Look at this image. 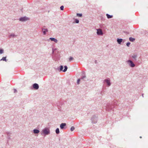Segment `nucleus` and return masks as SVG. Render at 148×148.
I'll return each mask as SVG.
<instances>
[{
  "label": "nucleus",
  "mask_w": 148,
  "mask_h": 148,
  "mask_svg": "<svg viewBox=\"0 0 148 148\" xmlns=\"http://www.w3.org/2000/svg\"><path fill=\"white\" fill-rule=\"evenodd\" d=\"M118 104V101L116 100H114L111 103H108L106 107V110L108 111L111 110L113 111V109L115 107V106Z\"/></svg>",
  "instance_id": "f257e3e1"
},
{
  "label": "nucleus",
  "mask_w": 148,
  "mask_h": 148,
  "mask_svg": "<svg viewBox=\"0 0 148 148\" xmlns=\"http://www.w3.org/2000/svg\"><path fill=\"white\" fill-rule=\"evenodd\" d=\"M103 82L108 87L110 86L111 84L110 79L109 78L105 79L103 81Z\"/></svg>",
  "instance_id": "f03ea898"
},
{
  "label": "nucleus",
  "mask_w": 148,
  "mask_h": 148,
  "mask_svg": "<svg viewBox=\"0 0 148 148\" xmlns=\"http://www.w3.org/2000/svg\"><path fill=\"white\" fill-rule=\"evenodd\" d=\"M42 132L45 135H48L50 134V131L49 129L47 127L44 128L42 131Z\"/></svg>",
  "instance_id": "7ed1b4c3"
},
{
  "label": "nucleus",
  "mask_w": 148,
  "mask_h": 148,
  "mask_svg": "<svg viewBox=\"0 0 148 148\" xmlns=\"http://www.w3.org/2000/svg\"><path fill=\"white\" fill-rule=\"evenodd\" d=\"M64 69L63 70V69L64 68V67L63 66L61 65L60 66V68H58V70L59 71H62L64 72H65L66 71L67 69H68V67L67 66H64Z\"/></svg>",
  "instance_id": "20e7f679"
},
{
  "label": "nucleus",
  "mask_w": 148,
  "mask_h": 148,
  "mask_svg": "<svg viewBox=\"0 0 148 148\" xmlns=\"http://www.w3.org/2000/svg\"><path fill=\"white\" fill-rule=\"evenodd\" d=\"M91 120L93 123H96L97 121V116L95 115H93L91 118Z\"/></svg>",
  "instance_id": "39448f33"
},
{
  "label": "nucleus",
  "mask_w": 148,
  "mask_h": 148,
  "mask_svg": "<svg viewBox=\"0 0 148 148\" xmlns=\"http://www.w3.org/2000/svg\"><path fill=\"white\" fill-rule=\"evenodd\" d=\"M127 62L129 63V65L132 67H134L135 65L133 62L130 60H129L127 61Z\"/></svg>",
  "instance_id": "423d86ee"
},
{
  "label": "nucleus",
  "mask_w": 148,
  "mask_h": 148,
  "mask_svg": "<svg viewBox=\"0 0 148 148\" xmlns=\"http://www.w3.org/2000/svg\"><path fill=\"white\" fill-rule=\"evenodd\" d=\"M130 57L133 59L134 61H136L137 56L136 54L134 53L130 56Z\"/></svg>",
  "instance_id": "0eeeda50"
},
{
  "label": "nucleus",
  "mask_w": 148,
  "mask_h": 148,
  "mask_svg": "<svg viewBox=\"0 0 148 148\" xmlns=\"http://www.w3.org/2000/svg\"><path fill=\"white\" fill-rule=\"evenodd\" d=\"M28 19V18L25 17H21L19 18V20L22 22H23L27 21Z\"/></svg>",
  "instance_id": "6e6552de"
},
{
  "label": "nucleus",
  "mask_w": 148,
  "mask_h": 148,
  "mask_svg": "<svg viewBox=\"0 0 148 148\" xmlns=\"http://www.w3.org/2000/svg\"><path fill=\"white\" fill-rule=\"evenodd\" d=\"M97 34L99 35H103V32L101 29H97Z\"/></svg>",
  "instance_id": "1a4fd4ad"
},
{
  "label": "nucleus",
  "mask_w": 148,
  "mask_h": 148,
  "mask_svg": "<svg viewBox=\"0 0 148 148\" xmlns=\"http://www.w3.org/2000/svg\"><path fill=\"white\" fill-rule=\"evenodd\" d=\"M43 35H45L47 34V33L48 32V29H41Z\"/></svg>",
  "instance_id": "9d476101"
},
{
  "label": "nucleus",
  "mask_w": 148,
  "mask_h": 148,
  "mask_svg": "<svg viewBox=\"0 0 148 148\" xmlns=\"http://www.w3.org/2000/svg\"><path fill=\"white\" fill-rule=\"evenodd\" d=\"M49 40H50L52 41H54L55 43H57L58 42V40L57 39L53 38H50L49 39H48L47 40V41H49Z\"/></svg>",
  "instance_id": "9b49d317"
},
{
  "label": "nucleus",
  "mask_w": 148,
  "mask_h": 148,
  "mask_svg": "<svg viewBox=\"0 0 148 148\" xmlns=\"http://www.w3.org/2000/svg\"><path fill=\"white\" fill-rule=\"evenodd\" d=\"M125 40H123L121 38H117V42L119 44H121L122 42L123 43L124 42Z\"/></svg>",
  "instance_id": "f8f14e48"
},
{
  "label": "nucleus",
  "mask_w": 148,
  "mask_h": 148,
  "mask_svg": "<svg viewBox=\"0 0 148 148\" xmlns=\"http://www.w3.org/2000/svg\"><path fill=\"white\" fill-rule=\"evenodd\" d=\"M33 87L34 89L36 90H37L39 88L38 85L36 83H34L33 85Z\"/></svg>",
  "instance_id": "ddd939ff"
},
{
  "label": "nucleus",
  "mask_w": 148,
  "mask_h": 148,
  "mask_svg": "<svg viewBox=\"0 0 148 148\" xmlns=\"http://www.w3.org/2000/svg\"><path fill=\"white\" fill-rule=\"evenodd\" d=\"M63 104V102L62 101H58L57 103V106L58 109L60 108V106H62Z\"/></svg>",
  "instance_id": "4468645a"
},
{
  "label": "nucleus",
  "mask_w": 148,
  "mask_h": 148,
  "mask_svg": "<svg viewBox=\"0 0 148 148\" xmlns=\"http://www.w3.org/2000/svg\"><path fill=\"white\" fill-rule=\"evenodd\" d=\"M66 125V124L65 123H62L60 125V127L61 129H63L64 127Z\"/></svg>",
  "instance_id": "2eb2a0df"
},
{
  "label": "nucleus",
  "mask_w": 148,
  "mask_h": 148,
  "mask_svg": "<svg viewBox=\"0 0 148 148\" xmlns=\"http://www.w3.org/2000/svg\"><path fill=\"white\" fill-rule=\"evenodd\" d=\"M17 36V35H15L14 34V33H11V34H10V35H9L8 37L9 38H14L16 37Z\"/></svg>",
  "instance_id": "dca6fc26"
},
{
  "label": "nucleus",
  "mask_w": 148,
  "mask_h": 148,
  "mask_svg": "<svg viewBox=\"0 0 148 148\" xmlns=\"http://www.w3.org/2000/svg\"><path fill=\"white\" fill-rule=\"evenodd\" d=\"M39 132L40 131L38 130L34 129L33 130V132L34 134H38Z\"/></svg>",
  "instance_id": "f3484780"
},
{
  "label": "nucleus",
  "mask_w": 148,
  "mask_h": 148,
  "mask_svg": "<svg viewBox=\"0 0 148 148\" xmlns=\"http://www.w3.org/2000/svg\"><path fill=\"white\" fill-rule=\"evenodd\" d=\"M106 16H107V18L109 19L113 17L112 15H110L108 14H106Z\"/></svg>",
  "instance_id": "a211bd4d"
},
{
  "label": "nucleus",
  "mask_w": 148,
  "mask_h": 148,
  "mask_svg": "<svg viewBox=\"0 0 148 148\" xmlns=\"http://www.w3.org/2000/svg\"><path fill=\"white\" fill-rule=\"evenodd\" d=\"M129 40L130 41L133 42L135 40V39L132 37H130L129 38Z\"/></svg>",
  "instance_id": "6ab92c4d"
},
{
  "label": "nucleus",
  "mask_w": 148,
  "mask_h": 148,
  "mask_svg": "<svg viewBox=\"0 0 148 148\" xmlns=\"http://www.w3.org/2000/svg\"><path fill=\"white\" fill-rule=\"evenodd\" d=\"M56 132L57 134H58L60 133V130L58 128H57L56 130Z\"/></svg>",
  "instance_id": "aec40b11"
},
{
  "label": "nucleus",
  "mask_w": 148,
  "mask_h": 148,
  "mask_svg": "<svg viewBox=\"0 0 148 148\" xmlns=\"http://www.w3.org/2000/svg\"><path fill=\"white\" fill-rule=\"evenodd\" d=\"M86 77V76L85 74L82 75V76L81 77L80 79H84Z\"/></svg>",
  "instance_id": "412c9836"
},
{
  "label": "nucleus",
  "mask_w": 148,
  "mask_h": 148,
  "mask_svg": "<svg viewBox=\"0 0 148 148\" xmlns=\"http://www.w3.org/2000/svg\"><path fill=\"white\" fill-rule=\"evenodd\" d=\"M3 60L5 61H6V57H3L1 60Z\"/></svg>",
  "instance_id": "4be33fe9"
},
{
  "label": "nucleus",
  "mask_w": 148,
  "mask_h": 148,
  "mask_svg": "<svg viewBox=\"0 0 148 148\" xmlns=\"http://www.w3.org/2000/svg\"><path fill=\"white\" fill-rule=\"evenodd\" d=\"M75 129V128L74 126H72L70 129L71 131H73Z\"/></svg>",
  "instance_id": "5701e85b"
},
{
  "label": "nucleus",
  "mask_w": 148,
  "mask_h": 148,
  "mask_svg": "<svg viewBox=\"0 0 148 148\" xmlns=\"http://www.w3.org/2000/svg\"><path fill=\"white\" fill-rule=\"evenodd\" d=\"M77 16L81 17L82 16V14H79V13H77Z\"/></svg>",
  "instance_id": "b1692460"
},
{
  "label": "nucleus",
  "mask_w": 148,
  "mask_h": 148,
  "mask_svg": "<svg viewBox=\"0 0 148 148\" xmlns=\"http://www.w3.org/2000/svg\"><path fill=\"white\" fill-rule=\"evenodd\" d=\"M75 23H79V21L78 19H75Z\"/></svg>",
  "instance_id": "393cba45"
},
{
  "label": "nucleus",
  "mask_w": 148,
  "mask_h": 148,
  "mask_svg": "<svg viewBox=\"0 0 148 148\" xmlns=\"http://www.w3.org/2000/svg\"><path fill=\"white\" fill-rule=\"evenodd\" d=\"M3 53V49H0V53L1 54H2Z\"/></svg>",
  "instance_id": "a878e982"
},
{
  "label": "nucleus",
  "mask_w": 148,
  "mask_h": 148,
  "mask_svg": "<svg viewBox=\"0 0 148 148\" xmlns=\"http://www.w3.org/2000/svg\"><path fill=\"white\" fill-rule=\"evenodd\" d=\"M105 91L104 90V89L103 88V89H102V90L101 91V95H103V94L105 92Z\"/></svg>",
  "instance_id": "bb28decb"
},
{
  "label": "nucleus",
  "mask_w": 148,
  "mask_h": 148,
  "mask_svg": "<svg viewBox=\"0 0 148 148\" xmlns=\"http://www.w3.org/2000/svg\"><path fill=\"white\" fill-rule=\"evenodd\" d=\"M73 58L72 57H70L69 59V61H71V60H73Z\"/></svg>",
  "instance_id": "cd10ccee"
},
{
  "label": "nucleus",
  "mask_w": 148,
  "mask_h": 148,
  "mask_svg": "<svg viewBox=\"0 0 148 148\" xmlns=\"http://www.w3.org/2000/svg\"><path fill=\"white\" fill-rule=\"evenodd\" d=\"M64 7L63 5L61 6L60 7V8L61 10H64Z\"/></svg>",
  "instance_id": "c85d7f7f"
},
{
  "label": "nucleus",
  "mask_w": 148,
  "mask_h": 148,
  "mask_svg": "<svg viewBox=\"0 0 148 148\" xmlns=\"http://www.w3.org/2000/svg\"><path fill=\"white\" fill-rule=\"evenodd\" d=\"M80 79H77V83L78 84H79V82Z\"/></svg>",
  "instance_id": "c756f323"
},
{
  "label": "nucleus",
  "mask_w": 148,
  "mask_h": 148,
  "mask_svg": "<svg viewBox=\"0 0 148 148\" xmlns=\"http://www.w3.org/2000/svg\"><path fill=\"white\" fill-rule=\"evenodd\" d=\"M130 44V42H128L126 44V45L127 47H129Z\"/></svg>",
  "instance_id": "7c9ffc66"
},
{
  "label": "nucleus",
  "mask_w": 148,
  "mask_h": 148,
  "mask_svg": "<svg viewBox=\"0 0 148 148\" xmlns=\"http://www.w3.org/2000/svg\"><path fill=\"white\" fill-rule=\"evenodd\" d=\"M7 135L8 136L10 134H11V133H10V132H8L7 133ZM8 138H10V137H8Z\"/></svg>",
  "instance_id": "2f4dec72"
},
{
  "label": "nucleus",
  "mask_w": 148,
  "mask_h": 148,
  "mask_svg": "<svg viewBox=\"0 0 148 148\" xmlns=\"http://www.w3.org/2000/svg\"><path fill=\"white\" fill-rule=\"evenodd\" d=\"M53 59L55 61L57 60L58 59V58H56V59H55V58H54L53 57Z\"/></svg>",
  "instance_id": "473e14b6"
},
{
  "label": "nucleus",
  "mask_w": 148,
  "mask_h": 148,
  "mask_svg": "<svg viewBox=\"0 0 148 148\" xmlns=\"http://www.w3.org/2000/svg\"><path fill=\"white\" fill-rule=\"evenodd\" d=\"M46 27V26H44L42 27V29H47Z\"/></svg>",
  "instance_id": "72a5a7b5"
},
{
  "label": "nucleus",
  "mask_w": 148,
  "mask_h": 148,
  "mask_svg": "<svg viewBox=\"0 0 148 148\" xmlns=\"http://www.w3.org/2000/svg\"><path fill=\"white\" fill-rule=\"evenodd\" d=\"M56 49H52V53H53L54 52V51Z\"/></svg>",
  "instance_id": "f704fd0d"
},
{
  "label": "nucleus",
  "mask_w": 148,
  "mask_h": 148,
  "mask_svg": "<svg viewBox=\"0 0 148 148\" xmlns=\"http://www.w3.org/2000/svg\"><path fill=\"white\" fill-rule=\"evenodd\" d=\"M14 92H16L17 91V90L16 89H14Z\"/></svg>",
  "instance_id": "c9c22d12"
},
{
  "label": "nucleus",
  "mask_w": 148,
  "mask_h": 148,
  "mask_svg": "<svg viewBox=\"0 0 148 148\" xmlns=\"http://www.w3.org/2000/svg\"><path fill=\"white\" fill-rule=\"evenodd\" d=\"M143 95H144V94H142V96L143 97H144V96H143Z\"/></svg>",
  "instance_id": "e433bc0d"
},
{
  "label": "nucleus",
  "mask_w": 148,
  "mask_h": 148,
  "mask_svg": "<svg viewBox=\"0 0 148 148\" xmlns=\"http://www.w3.org/2000/svg\"><path fill=\"white\" fill-rule=\"evenodd\" d=\"M127 34H129V32H127Z\"/></svg>",
  "instance_id": "4c0bfd02"
},
{
  "label": "nucleus",
  "mask_w": 148,
  "mask_h": 148,
  "mask_svg": "<svg viewBox=\"0 0 148 148\" xmlns=\"http://www.w3.org/2000/svg\"><path fill=\"white\" fill-rule=\"evenodd\" d=\"M142 138V136H140V138Z\"/></svg>",
  "instance_id": "58836bf2"
}]
</instances>
